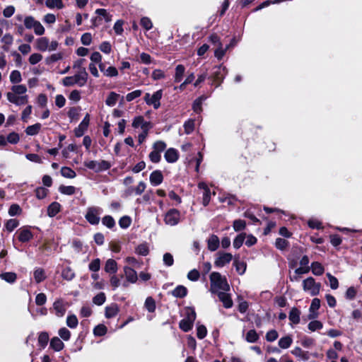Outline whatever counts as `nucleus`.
<instances>
[{
    "label": "nucleus",
    "mask_w": 362,
    "mask_h": 362,
    "mask_svg": "<svg viewBox=\"0 0 362 362\" xmlns=\"http://www.w3.org/2000/svg\"><path fill=\"white\" fill-rule=\"evenodd\" d=\"M8 101L17 106L26 105L29 97L27 95V87L23 84L13 85L11 91L6 94Z\"/></svg>",
    "instance_id": "obj_1"
},
{
    "label": "nucleus",
    "mask_w": 362,
    "mask_h": 362,
    "mask_svg": "<svg viewBox=\"0 0 362 362\" xmlns=\"http://www.w3.org/2000/svg\"><path fill=\"white\" fill-rule=\"evenodd\" d=\"M14 21L23 23L26 29L33 30L35 34L37 35L41 36L45 33V29L42 23L32 16L17 14L14 17Z\"/></svg>",
    "instance_id": "obj_2"
},
{
    "label": "nucleus",
    "mask_w": 362,
    "mask_h": 362,
    "mask_svg": "<svg viewBox=\"0 0 362 362\" xmlns=\"http://www.w3.org/2000/svg\"><path fill=\"white\" fill-rule=\"evenodd\" d=\"M211 288L212 293H218L221 291H227L230 289V286L225 276H223L218 272H212L210 274Z\"/></svg>",
    "instance_id": "obj_3"
},
{
    "label": "nucleus",
    "mask_w": 362,
    "mask_h": 362,
    "mask_svg": "<svg viewBox=\"0 0 362 362\" xmlns=\"http://www.w3.org/2000/svg\"><path fill=\"white\" fill-rule=\"evenodd\" d=\"M321 284L317 283L313 277H308L303 281V289L305 292L314 296L319 294L320 291Z\"/></svg>",
    "instance_id": "obj_4"
},
{
    "label": "nucleus",
    "mask_w": 362,
    "mask_h": 362,
    "mask_svg": "<svg viewBox=\"0 0 362 362\" xmlns=\"http://www.w3.org/2000/svg\"><path fill=\"white\" fill-rule=\"evenodd\" d=\"M162 96L163 90H158L156 92H155L153 95H151L148 93H146L144 96V100L147 105H153V107L155 109H158L160 105V100Z\"/></svg>",
    "instance_id": "obj_5"
},
{
    "label": "nucleus",
    "mask_w": 362,
    "mask_h": 362,
    "mask_svg": "<svg viewBox=\"0 0 362 362\" xmlns=\"http://www.w3.org/2000/svg\"><path fill=\"white\" fill-rule=\"evenodd\" d=\"M101 212L102 209L99 207H89L87 209L86 218L90 224L96 225L100 221L99 215L101 214Z\"/></svg>",
    "instance_id": "obj_6"
},
{
    "label": "nucleus",
    "mask_w": 362,
    "mask_h": 362,
    "mask_svg": "<svg viewBox=\"0 0 362 362\" xmlns=\"http://www.w3.org/2000/svg\"><path fill=\"white\" fill-rule=\"evenodd\" d=\"M233 259V255L229 252H218L214 261V265L217 267H223Z\"/></svg>",
    "instance_id": "obj_7"
},
{
    "label": "nucleus",
    "mask_w": 362,
    "mask_h": 362,
    "mask_svg": "<svg viewBox=\"0 0 362 362\" xmlns=\"http://www.w3.org/2000/svg\"><path fill=\"white\" fill-rule=\"evenodd\" d=\"M180 218V212L175 209L169 210L165 215L164 221L167 225L173 226L177 225Z\"/></svg>",
    "instance_id": "obj_8"
},
{
    "label": "nucleus",
    "mask_w": 362,
    "mask_h": 362,
    "mask_svg": "<svg viewBox=\"0 0 362 362\" xmlns=\"http://www.w3.org/2000/svg\"><path fill=\"white\" fill-rule=\"evenodd\" d=\"M88 74L85 68H80L77 73L73 76L74 81L80 87L85 86L87 82Z\"/></svg>",
    "instance_id": "obj_9"
},
{
    "label": "nucleus",
    "mask_w": 362,
    "mask_h": 362,
    "mask_svg": "<svg viewBox=\"0 0 362 362\" xmlns=\"http://www.w3.org/2000/svg\"><path fill=\"white\" fill-rule=\"evenodd\" d=\"M216 70L212 74V78L214 83H216V86H218L223 81L225 75L226 74V69L224 66H217L214 68Z\"/></svg>",
    "instance_id": "obj_10"
},
{
    "label": "nucleus",
    "mask_w": 362,
    "mask_h": 362,
    "mask_svg": "<svg viewBox=\"0 0 362 362\" xmlns=\"http://www.w3.org/2000/svg\"><path fill=\"white\" fill-rule=\"evenodd\" d=\"M18 239L22 243L28 242L33 238V235L30 230L27 227H23L18 230Z\"/></svg>",
    "instance_id": "obj_11"
},
{
    "label": "nucleus",
    "mask_w": 362,
    "mask_h": 362,
    "mask_svg": "<svg viewBox=\"0 0 362 362\" xmlns=\"http://www.w3.org/2000/svg\"><path fill=\"white\" fill-rule=\"evenodd\" d=\"M90 122V117L86 114L83 119L79 125L74 129L75 136L77 137L82 136L85 132L87 130Z\"/></svg>",
    "instance_id": "obj_12"
},
{
    "label": "nucleus",
    "mask_w": 362,
    "mask_h": 362,
    "mask_svg": "<svg viewBox=\"0 0 362 362\" xmlns=\"http://www.w3.org/2000/svg\"><path fill=\"white\" fill-rule=\"evenodd\" d=\"M320 307V300L319 298H313L312 300L310 308H309V314L308 317L309 320L315 319L317 317L318 313L317 310Z\"/></svg>",
    "instance_id": "obj_13"
},
{
    "label": "nucleus",
    "mask_w": 362,
    "mask_h": 362,
    "mask_svg": "<svg viewBox=\"0 0 362 362\" xmlns=\"http://www.w3.org/2000/svg\"><path fill=\"white\" fill-rule=\"evenodd\" d=\"M132 125L134 128H141V130L151 128V123L149 122L146 121L142 116H138L134 117Z\"/></svg>",
    "instance_id": "obj_14"
},
{
    "label": "nucleus",
    "mask_w": 362,
    "mask_h": 362,
    "mask_svg": "<svg viewBox=\"0 0 362 362\" xmlns=\"http://www.w3.org/2000/svg\"><path fill=\"white\" fill-rule=\"evenodd\" d=\"M53 309L56 315L58 317H62L66 313V304L61 299L57 300L53 304Z\"/></svg>",
    "instance_id": "obj_15"
},
{
    "label": "nucleus",
    "mask_w": 362,
    "mask_h": 362,
    "mask_svg": "<svg viewBox=\"0 0 362 362\" xmlns=\"http://www.w3.org/2000/svg\"><path fill=\"white\" fill-rule=\"evenodd\" d=\"M198 187L203 191L202 204L204 206H207L211 199L210 189L204 182L199 183Z\"/></svg>",
    "instance_id": "obj_16"
},
{
    "label": "nucleus",
    "mask_w": 362,
    "mask_h": 362,
    "mask_svg": "<svg viewBox=\"0 0 362 362\" xmlns=\"http://www.w3.org/2000/svg\"><path fill=\"white\" fill-rule=\"evenodd\" d=\"M124 272L126 277V279L128 282L131 284H134L136 282L138 279V275L135 270H134L130 267H124Z\"/></svg>",
    "instance_id": "obj_17"
},
{
    "label": "nucleus",
    "mask_w": 362,
    "mask_h": 362,
    "mask_svg": "<svg viewBox=\"0 0 362 362\" xmlns=\"http://www.w3.org/2000/svg\"><path fill=\"white\" fill-rule=\"evenodd\" d=\"M216 293L226 308H230L233 306V300L230 295L226 293V291H221Z\"/></svg>",
    "instance_id": "obj_18"
},
{
    "label": "nucleus",
    "mask_w": 362,
    "mask_h": 362,
    "mask_svg": "<svg viewBox=\"0 0 362 362\" xmlns=\"http://www.w3.org/2000/svg\"><path fill=\"white\" fill-rule=\"evenodd\" d=\"M150 182L153 186H157L162 183L163 180V174L159 170L153 171L149 177Z\"/></svg>",
    "instance_id": "obj_19"
},
{
    "label": "nucleus",
    "mask_w": 362,
    "mask_h": 362,
    "mask_svg": "<svg viewBox=\"0 0 362 362\" xmlns=\"http://www.w3.org/2000/svg\"><path fill=\"white\" fill-rule=\"evenodd\" d=\"M49 39L46 37H41L40 38H37L35 41V48L41 52L47 51V49H49Z\"/></svg>",
    "instance_id": "obj_20"
},
{
    "label": "nucleus",
    "mask_w": 362,
    "mask_h": 362,
    "mask_svg": "<svg viewBox=\"0 0 362 362\" xmlns=\"http://www.w3.org/2000/svg\"><path fill=\"white\" fill-rule=\"evenodd\" d=\"M179 158L178 152L176 149L170 148L165 153V158L168 163H175Z\"/></svg>",
    "instance_id": "obj_21"
},
{
    "label": "nucleus",
    "mask_w": 362,
    "mask_h": 362,
    "mask_svg": "<svg viewBox=\"0 0 362 362\" xmlns=\"http://www.w3.org/2000/svg\"><path fill=\"white\" fill-rule=\"evenodd\" d=\"M208 249L211 251H216L220 245V240L217 235H211L207 240Z\"/></svg>",
    "instance_id": "obj_22"
},
{
    "label": "nucleus",
    "mask_w": 362,
    "mask_h": 362,
    "mask_svg": "<svg viewBox=\"0 0 362 362\" xmlns=\"http://www.w3.org/2000/svg\"><path fill=\"white\" fill-rule=\"evenodd\" d=\"M33 277L37 284H40L46 279L47 275L44 269L37 267L34 269Z\"/></svg>",
    "instance_id": "obj_23"
},
{
    "label": "nucleus",
    "mask_w": 362,
    "mask_h": 362,
    "mask_svg": "<svg viewBox=\"0 0 362 362\" xmlns=\"http://www.w3.org/2000/svg\"><path fill=\"white\" fill-rule=\"evenodd\" d=\"M119 307L117 304L113 303L105 308V315L107 318L115 317L119 313Z\"/></svg>",
    "instance_id": "obj_24"
},
{
    "label": "nucleus",
    "mask_w": 362,
    "mask_h": 362,
    "mask_svg": "<svg viewBox=\"0 0 362 362\" xmlns=\"http://www.w3.org/2000/svg\"><path fill=\"white\" fill-rule=\"evenodd\" d=\"M300 311L296 308H292L288 315L289 320L295 325L300 322Z\"/></svg>",
    "instance_id": "obj_25"
},
{
    "label": "nucleus",
    "mask_w": 362,
    "mask_h": 362,
    "mask_svg": "<svg viewBox=\"0 0 362 362\" xmlns=\"http://www.w3.org/2000/svg\"><path fill=\"white\" fill-rule=\"evenodd\" d=\"M185 72V67L182 64H178L175 69L174 81L179 83L182 81Z\"/></svg>",
    "instance_id": "obj_26"
},
{
    "label": "nucleus",
    "mask_w": 362,
    "mask_h": 362,
    "mask_svg": "<svg viewBox=\"0 0 362 362\" xmlns=\"http://www.w3.org/2000/svg\"><path fill=\"white\" fill-rule=\"evenodd\" d=\"M105 271L107 273H116L117 271V264L115 260L108 259L105 262Z\"/></svg>",
    "instance_id": "obj_27"
},
{
    "label": "nucleus",
    "mask_w": 362,
    "mask_h": 362,
    "mask_svg": "<svg viewBox=\"0 0 362 362\" xmlns=\"http://www.w3.org/2000/svg\"><path fill=\"white\" fill-rule=\"evenodd\" d=\"M146 187V185L144 182L141 181L139 182L136 187H131L128 189L127 193L131 194L132 192H135L136 194L139 195L144 192Z\"/></svg>",
    "instance_id": "obj_28"
},
{
    "label": "nucleus",
    "mask_w": 362,
    "mask_h": 362,
    "mask_svg": "<svg viewBox=\"0 0 362 362\" xmlns=\"http://www.w3.org/2000/svg\"><path fill=\"white\" fill-rule=\"evenodd\" d=\"M50 347L56 351H59L64 349V344L59 338L55 337L51 339Z\"/></svg>",
    "instance_id": "obj_29"
},
{
    "label": "nucleus",
    "mask_w": 362,
    "mask_h": 362,
    "mask_svg": "<svg viewBox=\"0 0 362 362\" xmlns=\"http://www.w3.org/2000/svg\"><path fill=\"white\" fill-rule=\"evenodd\" d=\"M119 95L115 92H110L105 100V104L109 107H113L116 105Z\"/></svg>",
    "instance_id": "obj_30"
},
{
    "label": "nucleus",
    "mask_w": 362,
    "mask_h": 362,
    "mask_svg": "<svg viewBox=\"0 0 362 362\" xmlns=\"http://www.w3.org/2000/svg\"><path fill=\"white\" fill-rule=\"evenodd\" d=\"M61 206L58 202H52L47 209V215L54 217L60 211Z\"/></svg>",
    "instance_id": "obj_31"
},
{
    "label": "nucleus",
    "mask_w": 362,
    "mask_h": 362,
    "mask_svg": "<svg viewBox=\"0 0 362 362\" xmlns=\"http://www.w3.org/2000/svg\"><path fill=\"white\" fill-rule=\"evenodd\" d=\"M310 269L312 270L313 274L316 276L322 275L325 271L323 266L318 262H313L311 264Z\"/></svg>",
    "instance_id": "obj_32"
},
{
    "label": "nucleus",
    "mask_w": 362,
    "mask_h": 362,
    "mask_svg": "<svg viewBox=\"0 0 362 362\" xmlns=\"http://www.w3.org/2000/svg\"><path fill=\"white\" fill-rule=\"evenodd\" d=\"M187 290L183 286H177L173 291L172 294L176 298H183L187 295Z\"/></svg>",
    "instance_id": "obj_33"
},
{
    "label": "nucleus",
    "mask_w": 362,
    "mask_h": 362,
    "mask_svg": "<svg viewBox=\"0 0 362 362\" xmlns=\"http://www.w3.org/2000/svg\"><path fill=\"white\" fill-rule=\"evenodd\" d=\"M40 129L41 124L40 123H36L33 125L28 126L25 129V132L28 135L34 136L38 134Z\"/></svg>",
    "instance_id": "obj_34"
},
{
    "label": "nucleus",
    "mask_w": 362,
    "mask_h": 362,
    "mask_svg": "<svg viewBox=\"0 0 362 362\" xmlns=\"http://www.w3.org/2000/svg\"><path fill=\"white\" fill-rule=\"evenodd\" d=\"M135 252L139 255L146 256L149 252V248L146 243L139 245L136 249Z\"/></svg>",
    "instance_id": "obj_35"
},
{
    "label": "nucleus",
    "mask_w": 362,
    "mask_h": 362,
    "mask_svg": "<svg viewBox=\"0 0 362 362\" xmlns=\"http://www.w3.org/2000/svg\"><path fill=\"white\" fill-rule=\"evenodd\" d=\"M60 193L66 195H72L76 192V187L74 186L61 185L59 187Z\"/></svg>",
    "instance_id": "obj_36"
},
{
    "label": "nucleus",
    "mask_w": 362,
    "mask_h": 362,
    "mask_svg": "<svg viewBox=\"0 0 362 362\" xmlns=\"http://www.w3.org/2000/svg\"><path fill=\"white\" fill-rule=\"evenodd\" d=\"M233 264L235 267L237 272L239 274L243 275L245 272L246 267H247L245 262H240L237 259H235L233 262Z\"/></svg>",
    "instance_id": "obj_37"
},
{
    "label": "nucleus",
    "mask_w": 362,
    "mask_h": 362,
    "mask_svg": "<svg viewBox=\"0 0 362 362\" xmlns=\"http://www.w3.org/2000/svg\"><path fill=\"white\" fill-rule=\"evenodd\" d=\"M19 225V221L17 219L11 218L8 220L5 223V228L7 231L12 232Z\"/></svg>",
    "instance_id": "obj_38"
},
{
    "label": "nucleus",
    "mask_w": 362,
    "mask_h": 362,
    "mask_svg": "<svg viewBox=\"0 0 362 362\" xmlns=\"http://www.w3.org/2000/svg\"><path fill=\"white\" fill-rule=\"evenodd\" d=\"M9 78L12 83H19L22 81L21 74L19 71L14 70L11 71Z\"/></svg>",
    "instance_id": "obj_39"
},
{
    "label": "nucleus",
    "mask_w": 362,
    "mask_h": 362,
    "mask_svg": "<svg viewBox=\"0 0 362 362\" xmlns=\"http://www.w3.org/2000/svg\"><path fill=\"white\" fill-rule=\"evenodd\" d=\"M45 4L49 8L61 9L64 7L62 0H46Z\"/></svg>",
    "instance_id": "obj_40"
},
{
    "label": "nucleus",
    "mask_w": 362,
    "mask_h": 362,
    "mask_svg": "<svg viewBox=\"0 0 362 362\" xmlns=\"http://www.w3.org/2000/svg\"><path fill=\"white\" fill-rule=\"evenodd\" d=\"M13 37L10 33L5 34L1 38V42L4 43V49L7 50L10 45H12Z\"/></svg>",
    "instance_id": "obj_41"
},
{
    "label": "nucleus",
    "mask_w": 362,
    "mask_h": 362,
    "mask_svg": "<svg viewBox=\"0 0 362 362\" xmlns=\"http://www.w3.org/2000/svg\"><path fill=\"white\" fill-rule=\"evenodd\" d=\"M245 339L247 341L254 343L258 340L259 335L255 329H250L247 332Z\"/></svg>",
    "instance_id": "obj_42"
},
{
    "label": "nucleus",
    "mask_w": 362,
    "mask_h": 362,
    "mask_svg": "<svg viewBox=\"0 0 362 362\" xmlns=\"http://www.w3.org/2000/svg\"><path fill=\"white\" fill-rule=\"evenodd\" d=\"M61 174L63 177L66 178H74L76 176L75 171L69 167H62Z\"/></svg>",
    "instance_id": "obj_43"
},
{
    "label": "nucleus",
    "mask_w": 362,
    "mask_h": 362,
    "mask_svg": "<svg viewBox=\"0 0 362 362\" xmlns=\"http://www.w3.org/2000/svg\"><path fill=\"white\" fill-rule=\"evenodd\" d=\"M48 341L49 334L47 332H43L40 333L38 337V344L42 348H45L47 346Z\"/></svg>",
    "instance_id": "obj_44"
},
{
    "label": "nucleus",
    "mask_w": 362,
    "mask_h": 362,
    "mask_svg": "<svg viewBox=\"0 0 362 362\" xmlns=\"http://www.w3.org/2000/svg\"><path fill=\"white\" fill-rule=\"evenodd\" d=\"M62 276L64 279H66L67 281H71L74 278L75 273L71 268L66 267L63 269L62 273Z\"/></svg>",
    "instance_id": "obj_45"
},
{
    "label": "nucleus",
    "mask_w": 362,
    "mask_h": 362,
    "mask_svg": "<svg viewBox=\"0 0 362 362\" xmlns=\"http://www.w3.org/2000/svg\"><path fill=\"white\" fill-rule=\"evenodd\" d=\"M292 341L293 340L291 337L289 336H286L279 339V346L282 349H287L291 346Z\"/></svg>",
    "instance_id": "obj_46"
},
{
    "label": "nucleus",
    "mask_w": 362,
    "mask_h": 362,
    "mask_svg": "<svg viewBox=\"0 0 362 362\" xmlns=\"http://www.w3.org/2000/svg\"><path fill=\"white\" fill-rule=\"evenodd\" d=\"M245 239V233H240L234 239L233 245L235 249L240 248Z\"/></svg>",
    "instance_id": "obj_47"
},
{
    "label": "nucleus",
    "mask_w": 362,
    "mask_h": 362,
    "mask_svg": "<svg viewBox=\"0 0 362 362\" xmlns=\"http://www.w3.org/2000/svg\"><path fill=\"white\" fill-rule=\"evenodd\" d=\"M185 314L186 317H185V319L189 320L190 322L194 323L196 319V313L194 309L192 308H187L185 309Z\"/></svg>",
    "instance_id": "obj_48"
},
{
    "label": "nucleus",
    "mask_w": 362,
    "mask_h": 362,
    "mask_svg": "<svg viewBox=\"0 0 362 362\" xmlns=\"http://www.w3.org/2000/svg\"><path fill=\"white\" fill-rule=\"evenodd\" d=\"M0 277L8 283H13L16 280V274L13 272L3 273Z\"/></svg>",
    "instance_id": "obj_49"
},
{
    "label": "nucleus",
    "mask_w": 362,
    "mask_h": 362,
    "mask_svg": "<svg viewBox=\"0 0 362 362\" xmlns=\"http://www.w3.org/2000/svg\"><path fill=\"white\" fill-rule=\"evenodd\" d=\"M323 327V325L321 322L318 320H313L309 322L308 327L311 332H315L316 330L321 329Z\"/></svg>",
    "instance_id": "obj_50"
},
{
    "label": "nucleus",
    "mask_w": 362,
    "mask_h": 362,
    "mask_svg": "<svg viewBox=\"0 0 362 362\" xmlns=\"http://www.w3.org/2000/svg\"><path fill=\"white\" fill-rule=\"evenodd\" d=\"M204 100V97H199L196 99L192 105V109L196 113H199L202 110V101Z\"/></svg>",
    "instance_id": "obj_51"
},
{
    "label": "nucleus",
    "mask_w": 362,
    "mask_h": 362,
    "mask_svg": "<svg viewBox=\"0 0 362 362\" xmlns=\"http://www.w3.org/2000/svg\"><path fill=\"white\" fill-rule=\"evenodd\" d=\"M78 319L76 315H69L66 318V325L70 328H76L78 325Z\"/></svg>",
    "instance_id": "obj_52"
},
{
    "label": "nucleus",
    "mask_w": 362,
    "mask_h": 362,
    "mask_svg": "<svg viewBox=\"0 0 362 362\" xmlns=\"http://www.w3.org/2000/svg\"><path fill=\"white\" fill-rule=\"evenodd\" d=\"M193 324L184 318L180 322V328L184 332H188L192 328Z\"/></svg>",
    "instance_id": "obj_53"
},
{
    "label": "nucleus",
    "mask_w": 362,
    "mask_h": 362,
    "mask_svg": "<svg viewBox=\"0 0 362 362\" xmlns=\"http://www.w3.org/2000/svg\"><path fill=\"white\" fill-rule=\"evenodd\" d=\"M21 212H22L21 208L20 207V206L18 204H12L8 209V214L11 216L20 215L21 214Z\"/></svg>",
    "instance_id": "obj_54"
},
{
    "label": "nucleus",
    "mask_w": 362,
    "mask_h": 362,
    "mask_svg": "<svg viewBox=\"0 0 362 362\" xmlns=\"http://www.w3.org/2000/svg\"><path fill=\"white\" fill-rule=\"evenodd\" d=\"M246 223L245 221L241 219L235 220L233 221V227L235 231H240L245 229Z\"/></svg>",
    "instance_id": "obj_55"
},
{
    "label": "nucleus",
    "mask_w": 362,
    "mask_h": 362,
    "mask_svg": "<svg viewBox=\"0 0 362 362\" xmlns=\"http://www.w3.org/2000/svg\"><path fill=\"white\" fill-rule=\"evenodd\" d=\"M103 224L109 228H112L115 225L114 218L110 216H105L102 219Z\"/></svg>",
    "instance_id": "obj_56"
},
{
    "label": "nucleus",
    "mask_w": 362,
    "mask_h": 362,
    "mask_svg": "<svg viewBox=\"0 0 362 362\" xmlns=\"http://www.w3.org/2000/svg\"><path fill=\"white\" fill-rule=\"evenodd\" d=\"M185 132L187 134L192 133L194 129V121L193 119H189L184 124Z\"/></svg>",
    "instance_id": "obj_57"
},
{
    "label": "nucleus",
    "mask_w": 362,
    "mask_h": 362,
    "mask_svg": "<svg viewBox=\"0 0 362 362\" xmlns=\"http://www.w3.org/2000/svg\"><path fill=\"white\" fill-rule=\"evenodd\" d=\"M106 297L104 293L97 294L93 298V302L97 305H103L105 301Z\"/></svg>",
    "instance_id": "obj_58"
},
{
    "label": "nucleus",
    "mask_w": 362,
    "mask_h": 362,
    "mask_svg": "<svg viewBox=\"0 0 362 362\" xmlns=\"http://www.w3.org/2000/svg\"><path fill=\"white\" fill-rule=\"evenodd\" d=\"M42 59V55L41 54L33 53L30 56L28 61L30 64L35 65V64H37L38 62H40Z\"/></svg>",
    "instance_id": "obj_59"
},
{
    "label": "nucleus",
    "mask_w": 362,
    "mask_h": 362,
    "mask_svg": "<svg viewBox=\"0 0 362 362\" xmlns=\"http://www.w3.org/2000/svg\"><path fill=\"white\" fill-rule=\"evenodd\" d=\"M288 245V242L283 238H277L275 242V246L279 250H283L286 249Z\"/></svg>",
    "instance_id": "obj_60"
},
{
    "label": "nucleus",
    "mask_w": 362,
    "mask_h": 362,
    "mask_svg": "<svg viewBox=\"0 0 362 362\" xmlns=\"http://www.w3.org/2000/svg\"><path fill=\"white\" fill-rule=\"evenodd\" d=\"M145 307L149 312H153L156 309L155 300L151 297H148L145 301Z\"/></svg>",
    "instance_id": "obj_61"
},
{
    "label": "nucleus",
    "mask_w": 362,
    "mask_h": 362,
    "mask_svg": "<svg viewBox=\"0 0 362 362\" xmlns=\"http://www.w3.org/2000/svg\"><path fill=\"white\" fill-rule=\"evenodd\" d=\"M132 223V220L129 216H122L119 221V225L122 228H128Z\"/></svg>",
    "instance_id": "obj_62"
},
{
    "label": "nucleus",
    "mask_w": 362,
    "mask_h": 362,
    "mask_svg": "<svg viewBox=\"0 0 362 362\" xmlns=\"http://www.w3.org/2000/svg\"><path fill=\"white\" fill-rule=\"evenodd\" d=\"M118 70L115 66H108L106 68L104 76L107 77H116L118 76Z\"/></svg>",
    "instance_id": "obj_63"
},
{
    "label": "nucleus",
    "mask_w": 362,
    "mask_h": 362,
    "mask_svg": "<svg viewBox=\"0 0 362 362\" xmlns=\"http://www.w3.org/2000/svg\"><path fill=\"white\" fill-rule=\"evenodd\" d=\"M59 337L64 341H68L71 337V332L66 327H62L59 330Z\"/></svg>",
    "instance_id": "obj_64"
}]
</instances>
